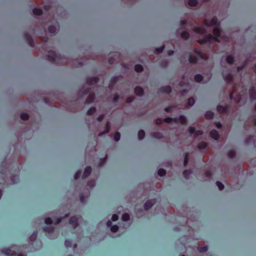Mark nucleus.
<instances>
[{
  "label": "nucleus",
  "instance_id": "nucleus-1",
  "mask_svg": "<svg viewBox=\"0 0 256 256\" xmlns=\"http://www.w3.org/2000/svg\"><path fill=\"white\" fill-rule=\"evenodd\" d=\"M42 41L44 42V44L41 46L40 48H38L39 50H42L44 52H48V60L50 62H54L56 61H58L60 58L59 56L57 55L56 53L53 50H48L47 47V42L48 41V38L46 36L42 37Z\"/></svg>",
  "mask_w": 256,
  "mask_h": 256
},
{
  "label": "nucleus",
  "instance_id": "nucleus-2",
  "mask_svg": "<svg viewBox=\"0 0 256 256\" xmlns=\"http://www.w3.org/2000/svg\"><path fill=\"white\" fill-rule=\"evenodd\" d=\"M2 252L8 256H26L25 254H17V252H19V250L16 248V246H12L10 248L2 249Z\"/></svg>",
  "mask_w": 256,
  "mask_h": 256
},
{
  "label": "nucleus",
  "instance_id": "nucleus-3",
  "mask_svg": "<svg viewBox=\"0 0 256 256\" xmlns=\"http://www.w3.org/2000/svg\"><path fill=\"white\" fill-rule=\"evenodd\" d=\"M217 111L220 114H228L229 113L230 106L218 105L216 107Z\"/></svg>",
  "mask_w": 256,
  "mask_h": 256
},
{
  "label": "nucleus",
  "instance_id": "nucleus-4",
  "mask_svg": "<svg viewBox=\"0 0 256 256\" xmlns=\"http://www.w3.org/2000/svg\"><path fill=\"white\" fill-rule=\"evenodd\" d=\"M212 34H208L205 35L203 38H200L197 40V42L200 44H204L208 42H210L212 40Z\"/></svg>",
  "mask_w": 256,
  "mask_h": 256
},
{
  "label": "nucleus",
  "instance_id": "nucleus-5",
  "mask_svg": "<svg viewBox=\"0 0 256 256\" xmlns=\"http://www.w3.org/2000/svg\"><path fill=\"white\" fill-rule=\"evenodd\" d=\"M218 23V18L216 16H214L210 22L206 19H204V24L207 27L216 26Z\"/></svg>",
  "mask_w": 256,
  "mask_h": 256
},
{
  "label": "nucleus",
  "instance_id": "nucleus-6",
  "mask_svg": "<svg viewBox=\"0 0 256 256\" xmlns=\"http://www.w3.org/2000/svg\"><path fill=\"white\" fill-rule=\"evenodd\" d=\"M24 37H25V38H26L27 42L29 44V46H31L32 48H34V46H35L34 42L31 35L28 32H26L24 34Z\"/></svg>",
  "mask_w": 256,
  "mask_h": 256
},
{
  "label": "nucleus",
  "instance_id": "nucleus-7",
  "mask_svg": "<svg viewBox=\"0 0 256 256\" xmlns=\"http://www.w3.org/2000/svg\"><path fill=\"white\" fill-rule=\"evenodd\" d=\"M58 28L59 24L57 21H56L54 22V25H51L48 26V32L52 34H56V30H58Z\"/></svg>",
  "mask_w": 256,
  "mask_h": 256
},
{
  "label": "nucleus",
  "instance_id": "nucleus-8",
  "mask_svg": "<svg viewBox=\"0 0 256 256\" xmlns=\"http://www.w3.org/2000/svg\"><path fill=\"white\" fill-rule=\"evenodd\" d=\"M156 202V199H150L146 201L144 204V208L145 210H149Z\"/></svg>",
  "mask_w": 256,
  "mask_h": 256
},
{
  "label": "nucleus",
  "instance_id": "nucleus-9",
  "mask_svg": "<svg viewBox=\"0 0 256 256\" xmlns=\"http://www.w3.org/2000/svg\"><path fill=\"white\" fill-rule=\"evenodd\" d=\"M99 81V78L98 76L88 78H86V83L90 86L94 85L98 83Z\"/></svg>",
  "mask_w": 256,
  "mask_h": 256
},
{
  "label": "nucleus",
  "instance_id": "nucleus-10",
  "mask_svg": "<svg viewBox=\"0 0 256 256\" xmlns=\"http://www.w3.org/2000/svg\"><path fill=\"white\" fill-rule=\"evenodd\" d=\"M92 172V168L90 166H87L84 170V172H83L82 176V178L85 179L88 178L90 174Z\"/></svg>",
  "mask_w": 256,
  "mask_h": 256
},
{
  "label": "nucleus",
  "instance_id": "nucleus-11",
  "mask_svg": "<svg viewBox=\"0 0 256 256\" xmlns=\"http://www.w3.org/2000/svg\"><path fill=\"white\" fill-rule=\"evenodd\" d=\"M78 218L76 216H73L69 219V222L72 225L74 229H75L78 226Z\"/></svg>",
  "mask_w": 256,
  "mask_h": 256
},
{
  "label": "nucleus",
  "instance_id": "nucleus-12",
  "mask_svg": "<svg viewBox=\"0 0 256 256\" xmlns=\"http://www.w3.org/2000/svg\"><path fill=\"white\" fill-rule=\"evenodd\" d=\"M249 96L251 101L256 100V90L254 87H252L249 90Z\"/></svg>",
  "mask_w": 256,
  "mask_h": 256
},
{
  "label": "nucleus",
  "instance_id": "nucleus-13",
  "mask_svg": "<svg viewBox=\"0 0 256 256\" xmlns=\"http://www.w3.org/2000/svg\"><path fill=\"white\" fill-rule=\"evenodd\" d=\"M194 32L200 34H204L206 33V30L202 26H196L194 28Z\"/></svg>",
  "mask_w": 256,
  "mask_h": 256
},
{
  "label": "nucleus",
  "instance_id": "nucleus-14",
  "mask_svg": "<svg viewBox=\"0 0 256 256\" xmlns=\"http://www.w3.org/2000/svg\"><path fill=\"white\" fill-rule=\"evenodd\" d=\"M160 92L170 94L172 92V88L170 86H162L160 90Z\"/></svg>",
  "mask_w": 256,
  "mask_h": 256
},
{
  "label": "nucleus",
  "instance_id": "nucleus-15",
  "mask_svg": "<svg viewBox=\"0 0 256 256\" xmlns=\"http://www.w3.org/2000/svg\"><path fill=\"white\" fill-rule=\"evenodd\" d=\"M210 136L215 140H218L220 138L218 132L215 129H213L210 131Z\"/></svg>",
  "mask_w": 256,
  "mask_h": 256
},
{
  "label": "nucleus",
  "instance_id": "nucleus-16",
  "mask_svg": "<svg viewBox=\"0 0 256 256\" xmlns=\"http://www.w3.org/2000/svg\"><path fill=\"white\" fill-rule=\"evenodd\" d=\"M134 92L138 96H142L144 94L143 88L140 86H136L134 88Z\"/></svg>",
  "mask_w": 256,
  "mask_h": 256
},
{
  "label": "nucleus",
  "instance_id": "nucleus-17",
  "mask_svg": "<svg viewBox=\"0 0 256 256\" xmlns=\"http://www.w3.org/2000/svg\"><path fill=\"white\" fill-rule=\"evenodd\" d=\"M194 52L196 54L198 55L202 59H203L204 60H208L207 56L204 53L202 52L201 50H198L196 48H195L194 50Z\"/></svg>",
  "mask_w": 256,
  "mask_h": 256
},
{
  "label": "nucleus",
  "instance_id": "nucleus-18",
  "mask_svg": "<svg viewBox=\"0 0 256 256\" xmlns=\"http://www.w3.org/2000/svg\"><path fill=\"white\" fill-rule=\"evenodd\" d=\"M96 99V96L94 92L90 93L88 96L87 99L86 100V102L88 104H90L94 102Z\"/></svg>",
  "mask_w": 256,
  "mask_h": 256
},
{
  "label": "nucleus",
  "instance_id": "nucleus-19",
  "mask_svg": "<svg viewBox=\"0 0 256 256\" xmlns=\"http://www.w3.org/2000/svg\"><path fill=\"white\" fill-rule=\"evenodd\" d=\"M110 124L109 122H108L106 124L104 130L103 132H100L99 134L100 136H102V135L108 134L110 132Z\"/></svg>",
  "mask_w": 256,
  "mask_h": 256
},
{
  "label": "nucleus",
  "instance_id": "nucleus-20",
  "mask_svg": "<svg viewBox=\"0 0 256 256\" xmlns=\"http://www.w3.org/2000/svg\"><path fill=\"white\" fill-rule=\"evenodd\" d=\"M7 166L5 162H3L0 165V173L5 174L6 173Z\"/></svg>",
  "mask_w": 256,
  "mask_h": 256
},
{
  "label": "nucleus",
  "instance_id": "nucleus-21",
  "mask_svg": "<svg viewBox=\"0 0 256 256\" xmlns=\"http://www.w3.org/2000/svg\"><path fill=\"white\" fill-rule=\"evenodd\" d=\"M43 230L45 232H48L50 234H52L54 231V228L50 226H44Z\"/></svg>",
  "mask_w": 256,
  "mask_h": 256
},
{
  "label": "nucleus",
  "instance_id": "nucleus-22",
  "mask_svg": "<svg viewBox=\"0 0 256 256\" xmlns=\"http://www.w3.org/2000/svg\"><path fill=\"white\" fill-rule=\"evenodd\" d=\"M224 79L226 82L230 83L233 81L234 76L231 74L229 73L225 76H224Z\"/></svg>",
  "mask_w": 256,
  "mask_h": 256
},
{
  "label": "nucleus",
  "instance_id": "nucleus-23",
  "mask_svg": "<svg viewBox=\"0 0 256 256\" xmlns=\"http://www.w3.org/2000/svg\"><path fill=\"white\" fill-rule=\"evenodd\" d=\"M151 136L152 138L156 139H161L163 138L164 135L160 132H154L151 134Z\"/></svg>",
  "mask_w": 256,
  "mask_h": 256
},
{
  "label": "nucleus",
  "instance_id": "nucleus-24",
  "mask_svg": "<svg viewBox=\"0 0 256 256\" xmlns=\"http://www.w3.org/2000/svg\"><path fill=\"white\" fill-rule=\"evenodd\" d=\"M188 60L190 64H196L198 62V60L196 56L190 54Z\"/></svg>",
  "mask_w": 256,
  "mask_h": 256
},
{
  "label": "nucleus",
  "instance_id": "nucleus-25",
  "mask_svg": "<svg viewBox=\"0 0 256 256\" xmlns=\"http://www.w3.org/2000/svg\"><path fill=\"white\" fill-rule=\"evenodd\" d=\"M64 244L66 248H72L74 247L76 248L77 246L76 244H73L72 242L70 240H66L64 242Z\"/></svg>",
  "mask_w": 256,
  "mask_h": 256
},
{
  "label": "nucleus",
  "instance_id": "nucleus-26",
  "mask_svg": "<svg viewBox=\"0 0 256 256\" xmlns=\"http://www.w3.org/2000/svg\"><path fill=\"white\" fill-rule=\"evenodd\" d=\"M180 37L184 40H188L189 39L190 35L187 31L184 30L180 33Z\"/></svg>",
  "mask_w": 256,
  "mask_h": 256
},
{
  "label": "nucleus",
  "instance_id": "nucleus-27",
  "mask_svg": "<svg viewBox=\"0 0 256 256\" xmlns=\"http://www.w3.org/2000/svg\"><path fill=\"white\" fill-rule=\"evenodd\" d=\"M204 116L208 120H212L214 118V114L212 111L208 110L206 112Z\"/></svg>",
  "mask_w": 256,
  "mask_h": 256
},
{
  "label": "nucleus",
  "instance_id": "nucleus-28",
  "mask_svg": "<svg viewBox=\"0 0 256 256\" xmlns=\"http://www.w3.org/2000/svg\"><path fill=\"white\" fill-rule=\"evenodd\" d=\"M32 12H33L34 14L36 16H40L42 14L43 12L41 8H35L33 9Z\"/></svg>",
  "mask_w": 256,
  "mask_h": 256
},
{
  "label": "nucleus",
  "instance_id": "nucleus-29",
  "mask_svg": "<svg viewBox=\"0 0 256 256\" xmlns=\"http://www.w3.org/2000/svg\"><path fill=\"white\" fill-rule=\"evenodd\" d=\"M226 62L230 64H232L234 62V58L232 55H228L226 57Z\"/></svg>",
  "mask_w": 256,
  "mask_h": 256
},
{
  "label": "nucleus",
  "instance_id": "nucleus-30",
  "mask_svg": "<svg viewBox=\"0 0 256 256\" xmlns=\"http://www.w3.org/2000/svg\"><path fill=\"white\" fill-rule=\"evenodd\" d=\"M192 172L191 170H184L182 172V176L186 179H189L190 176L192 174Z\"/></svg>",
  "mask_w": 256,
  "mask_h": 256
},
{
  "label": "nucleus",
  "instance_id": "nucleus-31",
  "mask_svg": "<svg viewBox=\"0 0 256 256\" xmlns=\"http://www.w3.org/2000/svg\"><path fill=\"white\" fill-rule=\"evenodd\" d=\"M178 122L184 125L186 124V118L184 115H180L178 117Z\"/></svg>",
  "mask_w": 256,
  "mask_h": 256
},
{
  "label": "nucleus",
  "instance_id": "nucleus-32",
  "mask_svg": "<svg viewBox=\"0 0 256 256\" xmlns=\"http://www.w3.org/2000/svg\"><path fill=\"white\" fill-rule=\"evenodd\" d=\"M222 30L219 28H214L213 30V34L216 37H220Z\"/></svg>",
  "mask_w": 256,
  "mask_h": 256
},
{
  "label": "nucleus",
  "instance_id": "nucleus-33",
  "mask_svg": "<svg viewBox=\"0 0 256 256\" xmlns=\"http://www.w3.org/2000/svg\"><path fill=\"white\" fill-rule=\"evenodd\" d=\"M194 80L197 82H200L203 80V76L200 74H196L194 76Z\"/></svg>",
  "mask_w": 256,
  "mask_h": 256
},
{
  "label": "nucleus",
  "instance_id": "nucleus-34",
  "mask_svg": "<svg viewBox=\"0 0 256 256\" xmlns=\"http://www.w3.org/2000/svg\"><path fill=\"white\" fill-rule=\"evenodd\" d=\"M207 147V144L204 142H200L198 145V148L200 150H205Z\"/></svg>",
  "mask_w": 256,
  "mask_h": 256
},
{
  "label": "nucleus",
  "instance_id": "nucleus-35",
  "mask_svg": "<svg viewBox=\"0 0 256 256\" xmlns=\"http://www.w3.org/2000/svg\"><path fill=\"white\" fill-rule=\"evenodd\" d=\"M96 109L95 107H91L88 109L86 112V114L88 116H92L96 112Z\"/></svg>",
  "mask_w": 256,
  "mask_h": 256
},
{
  "label": "nucleus",
  "instance_id": "nucleus-36",
  "mask_svg": "<svg viewBox=\"0 0 256 256\" xmlns=\"http://www.w3.org/2000/svg\"><path fill=\"white\" fill-rule=\"evenodd\" d=\"M134 68V70L136 72H142L144 70V68H143L142 66L139 64H136Z\"/></svg>",
  "mask_w": 256,
  "mask_h": 256
},
{
  "label": "nucleus",
  "instance_id": "nucleus-37",
  "mask_svg": "<svg viewBox=\"0 0 256 256\" xmlns=\"http://www.w3.org/2000/svg\"><path fill=\"white\" fill-rule=\"evenodd\" d=\"M198 4L197 0H188V4L190 6H196Z\"/></svg>",
  "mask_w": 256,
  "mask_h": 256
},
{
  "label": "nucleus",
  "instance_id": "nucleus-38",
  "mask_svg": "<svg viewBox=\"0 0 256 256\" xmlns=\"http://www.w3.org/2000/svg\"><path fill=\"white\" fill-rule=\"evenodd\" d=\"M228 156L230 158H232L236 157V153L234 150H231L228 153Z\"/></svg>",
  "mask_w": 256,
  "mask_h": 256
},
{
  "label": "nucleus",
  "instance_id": "nucleus-39",
  "mask_svg": "<svg viewBox=\"0 0 256 256\" xmlns=\"http://www.w3.org/2000/svg\"><path fill=\"white\" fill-rule=\"evenodd\" d=\"M195 103V100L193 97L190 98L187 102V104L188 106H192L194 105Z\"/></svg>",
  "mask_w": 256,
  "mask_h": 256
},
{
  "label": "nucleus",
  "instance_id": "nucleus-40",
  "mask_svg": "<svg viewBox=\"0 0 256 256\" xmlns=\"http://www.w3.org/2000/svg\"><path fill=\"white\" fill-rule=\"evenodd\" d=\"M145 136V132L144 130H140L138 132V138L140 140H142Z\"/></svg>",
  "mask_w": 256,
  "mask_h": 256
},
{
  "label": "nucleus",
  "instance_id": "nucleus-41",
  "mask_svg": "<svg viewBox=\"0 0 256 256\" xmlns=\"http://www.w3.org/2000/svg\"><path fill=\"white\" fill-rule=\"evenodd\" d=\"M164 45H163L158 48H156L155 50V53L158 54H161L164 50Z\"/></svg>",
  "mask_w": 256,
  "mask_h": 256
},
{
  "label": "nucleus",
  "instance_id": "nucleus-42",
  "mask_svg": "<svg viewBox=\"0 0 256 256\" xmlns=\"http://www.w3.org/2000/svg\"><path fill=\"white\" fill-rule=\"evenodd\" d=\"M20 118L23 120H26L29 118V115L26 112H22L20 116Z\"/></svg>",
  "mask_w": 256,
  "mask_h": 256
},
{
  "label": "nucleus",
  "instance_id": "nucleus-43",
  "mask_svg": "<svg viewBox=\"0 0 256 256\" xmlns=\"http://www.w3.org/2000/svg\"><path fill=\"white\" fill-rule=\"evenodd\" d=\"M198 250L200 252H204L208 250V247L207 246H198Z\"/></svg>",
  "mask_w": 256,
  "mask_h": 256
},
{
  "label": "nucleus",
  "instance_id": "nucleus-44",
  "mask_svg": "<svg viewBox=\"0 0 256 256\" xmlns=\"http://www.w3.org/2000/svg\"><path fill=\"white\" fill-rule=\"evenodd\" d=\"M158 174L160 176H163L166 174V170L164 168H160L158 170Z\"/></svg>",
  "mask_w": 256,
  "mask_h": 256
},
{
  "label": "nucleus",
  "instance_id": "nucleus-45",
  "mask_svg": "<svg viewBox=\"0 0 256 256\" xmlns=\"http://www.w3.org/2000/svg\"><path fill=\"white\" fill-rule=\"evenodd\" d=\"M38 235V232H34L33 234L30 236V240L32 242H34L36 240Z\"/></svg>",
  "mask_w": 256,
  "mask_h": 256
},
{
  "label": "nucleus",
  "instance_id": "nucleus-46",
  "mask_svg": "<svg viewBox=\"0 0 256 256\" xmlns=\"http://www.w3.org/2000/svg\"><path fill=\"white\" fill-rule=\"evenodd\" d=\"M130 215L127 213H124L122 215V219L124 222H126L130 219Z\"/></svg>",
  "mask_w": 256,
  "mask_h": 256
},
{
  "label": "nucleus",
  "instance_id": "nucleus-47",
  "mask_svg": "<svg viewBox=\"0 0 256 256\" xmlns=\"http://www.w3.org/2000/svg\"><path fill=\"white\" fill-rule=\"evenodd\" d=\"M114 140L116 142H118L120 138V134L119 132H116L114 136Z\"/></svg>",
  "mask_w": 256,
  "mask_h": 256
},
{
  "label": "nucleus",
  "instance_id": "nucleus-48",
  "mask_svg": "<svg viewBox=\"0 0 256 256\" xmlns=\"http://www.w3.org/2000/svg\"><path fill=\"white\" fill-rule=\"evenodd\" d=\"M82 92L84 96L90 94V93L92 92V88H86L85 90H84Z\"/></svg>",
  "mask_w": 256,
  "mask_h": 256
},
{
  "label": "nucleus",
  "instance_id": "nucleus-49",
  "mask_svg": "<svg viewBox=\"0 0 256 256\" xmlns=\"http://www.w3.org/2000/svg\"><path fill=\"white\" fill-rule=\"evenodd\" d=\"M188 162V154L186 153L184 155V166H186L187 165Z\"/></svg>",
  "mask_w": 256,
  "mask_h": 256
},
{
  "label": "nucleus",
  "instance_id": "nucleus-50",
  "mask_svg": "<svg viewBox=\"0 0 256 256\" xmlns=\"http://www.w3.org/2000/svg\"><path fill=\"white\" fill-rule=\"evenodd\" d=\"M205 176L207 178L209 179L212 178V173L211 170H207L205 172Z\"/></svg>",
  "mask_w": 256,
  "mask_h": 256
},
{
  "label": "nucleus",
  "instance_id": "nucleus-51",
  "mask_svg": "<svg viewBox=\"0 0 256 256\" xmlns=\"http://www.w3.org/2000/svg\"><path fill=\"white\" fill-rule=\"evenodd\" d=\"M216 184L220 190H222L224 188V185L220 182L217 181Z\"/></svg>",
  "mask_w": 256,
  "mask_h": 256
},
{
  "label": "nucleus",
  "instance_id": "nucleus-52",
  "mask_svg": "<svg viewBox=\"0 0 256 256\" xmlns=\"http://www.w3.org/2000/svg\"><path fill=\"white\" fill-rule=\"evenodd\" d=\"M120 99V96L118 93H116L114 94V98L112 99V102H118V100Z\"/></svg>",
  "mask_w": 256,
  "mask_h": 256
},
{
  "label": "nucleus",
  "instance_id": "nucleus-53",
  "mask_svg": "<svg viewBox=\"0 0 256 256\" xmlns=\"http://www.w3.org/2000/svg\"><path fill=\"white\" fill-rule=\"evenodd\" d=\"M118 228H118V226L115 224V225L112 226H111L110 230L112 232H116L118 230Z\"/></svg>",
  "mask_w": 256,
  "mask_h": 256
},
{
  "label": "nucleus",
  "instance_id": "nucleus-54",
  "mask_svg": "<svg viewBox=\"0 0 256 256\" xmlns=\"http://www.w3.org/2000/svg\"><path fill=\"white\" fill-rule=\"evenodd\" d=\"M87 186H89L90 188H92L95 186V182L94 180H90L87 182Z\"/></svg>",
  "mask_w": 256,
  "mask_h": 256
},
{
  "label": "nucleus",
  "instance_id": "nucleus-55",
  "mask_svg": "<svg viewBox=\"0 0 256 256\" xmlns=\"http://www.w3.org/2000/svg\"><path fill=\"white\" fill-rule=\"evenodd\" d=\"M203 134V131L202 130H197L195 131V133L194 134V136L196 138L199 136L202 135Z\"/></svg>",
  "mask_w": 256,
  "mask_h": 256
},
{
  "label": "nucleus",
  "instance_id": "nucleus-56",
  "mask_svg": "<svg viewBox=\"0 0 256 256\" xmlns=\"http://www.w3.org/2000/svg\"><path fill=\"white\" fill-rule=\"evenodd\" d=\"M44 222L46 224H51L52 223V220L50 217H47L44 220Z\"/></svg>",
  "mask_w": 256,
  "mask_h": 256
},
{
  "label": "nucleus",
  "instance_id": "nucleus-57",
  "mask_svg": "<svg viewBox=\"0 0 256 256\" xmlns=\"http://www.w3.org/2000/svg\"><path fill=\"white\" fill-rule=\"evenodd\" d=\"M196 128L194 126H190L188 128V132L190 134H194L196 131Z\"/></svg>",
  "mask_w": 256,
  "mask_h": 256
},
{
  "label": "nucleus",
  "instance_id": "nucleus-58",
  "mask_svg": "<svg viewBox=\"0 0 256 256\" xmlns=\"http://www.w3.org/2000/svg\"><path fill=\"white\" fill-rule=\"evenodd\" d=\"M80 175H81V172L80 170L77 171L74 175V180H77L80 178Z\"/></svg>",
  "mask_w": 256,
  "mask_h": 256
},
{
  "label": "nucleus",
  "instance_id": "nucleus-59",
  "mask_svg": "<svg viewBox=\"0 0 256 256\" xmlns=\"http://www.w3.org/2000/svg\"><path fill=\"white\" fill-rule=\"evenodd\" d=\"M164 122L170 124L172 122V118L166 117L164 120Z\"/></svg>",
  "mask_w": 256,
  "mask_h": 256
},
{
  "label": "nucleus",
  "instance_id": "nucleus-60",
  "mask_svg": "<svg viewBox=\"0 0 256 256\" xmlns=\"http://www.w3.org/2000/svg\"><path fill=\"white\" fill-rule=\"evenodd\" d=\"M134 99L133 96H129L126 99V102L128 104L131 103Z\"/></svg>",
  "mask_w": 256,
  "mask_h": 256
},
{
  "label": "nucleus",
  "instance_id": "nucleus-61",
  "mask_svg": "<svg viewBox=\"0 0 256 256\" xmlns=\"http://www.w3.org/2000/svg\"><path fill=\"white\" fill-rule=\"evenodd\" d=\"M118 219V216L116 214H112V220L114 222H116Z\"/></svg>",
  "mask_w": 256,
  "mask_h": 256
},
{
  "label": "nucleus",
  "instance_id": "nucleus-62",
  "mask_svg": "<svg viewBox=\"0 0 256 256\" xmlns=\"http://www.w3.org/2000/svg\"><path fill=\"white\" fill-rule=\"evenodd\" d=\"M173 106H167L164 108V110L167 112H171L172 109L174 108Z\"/></svg>",
  "mask_w": 256,
  "mask_h": 256
},
{
  "label": "nucleus",
  "instance_id": "nucleus-63",
  "mask_svg": "<svg viewBox=\"0 0 256 256\" xmlns=\"http://www.w3.org/2000/svg\"><path fill=\"white\" fill-rule=\"evenodd\" d=\"M104 114H100L97 118V120L100 122H101L104 120Z\"/></svg>",
  "mask_w": 256,
  "mask_h": 256
},
{
  "label": "nucleus",
  "instance_id": "nucleus-64",
  "mask_svg": "<svg viewBox=\"0 0 256 256\" xmlns=\"http://www.w3.org/2000/svg\"><path fill=\"white\" fill-rule=\"evenodd\" d=\"M162 118H157V119H156V124H157V125H160V124H162Z\"/></svg>",
  "mask_w": 256,
  "mask_h": 256
}]
</instances>
